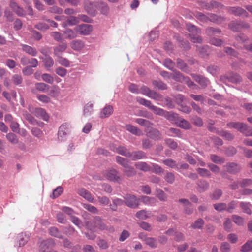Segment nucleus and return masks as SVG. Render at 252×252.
<instances>
[{"label": "nucleus", "instance_id": "nucleus-1", "mask_svg": "<svg viewBox=\"0 0 252 252\" xmlns=\"http://www.w3.org/2000/svg\"><path fill=\"white\" fill-rule=\"evenodd\" d=\"M229 128H234L244 134L246 136H252V128L249 129L247 125L240 122H230L227 124Z\"/></svg>", "mask_w": 252, "mask_h": 252}, {"label": "nucleus", "instance_id": "nucleus-2", "mask_svg": "<svg viewBox=\"0 0 252 252\" xmlns=\"http://www.w3.org/2000/svg\"><path fill=\"white\" fill-rule=\"evenodd\" d=\"M186 26L187 30L191 33L190 34L191 41L193 43H201L202 42V38L200 36L196 35L200 33V30L190 23L187 24Z\"/></svg>", "mask_w": 252, "mask_h": 252}, {"label": "nucleus", "instance_id": "nucleus-3", "mask_svg": "<svg viewBox=\"0 0 252 252\" xmlns=\"http://www.w3.org/2000/svg\"><path fill=\"white\" fill-rule=\"evenodd\" d=\"M86 226L91 230H95L96 228H98L101 230H104L107 229L106 225L102 221L99 217H95L92 222L88 221Z\"/></svg>", "mask_w": 252, "mask_h": 252}, {"label": "nucleus", "instance_id": "nucleus-4", "mask_svg": "<svg viewBox=\"0 0 252 252\" xmlns=\"http://www.w3.org/2000/svg\"><path fill=\"white\" fill-rule=\"evenodd\" d=\"M103 176L107 180L120 183L123 180L122 176L118 174L115 169H110L105 170L103 172Z\"/></svg>", "mask_w": 252, "mask_h": 252}, {"label": "nucleus", "instance_id": "nucleus-5", "mask_svg": "<svg viewBox=\"0 0 252 252\" xmlns=\"http://www.w3.org/2000/svg\"><path fill=\"white\" fill-rule=\"evenodd\" d=\"M125 204L131 208H136L139 206V199L135 195L132 194H126L124 197Z\"/></svg>", "mask_w": 252, "mask_h": 252}, {"label": "nucleus", "instance_id": "nucleus-6", "mask_svg": "<svg viewBox=\"0 0 252 252\" xmlns=\"http://www.w3.org/2000/svg\"><path fill=\"white\" fill-rule=\"evenodd\" d=\"M55 242L52 239H48L43 241L40 246L39 252H57L52 250Z\"/></svg>", "mask_w": 252, "mask_h": 252}, {"label": "nucleus", "instance_id": "nucleus-7", "mask_svg": "<svg viewBox=\"0 0 252 252\" xmlns=\"http://www.w3.org/2000/svg\"><path fill=\"white\" fill-rule=\"evenodd\" d=\"M70 128V125L66 123L63 124L59 127L58 132V138L59 140L63 141L64 140L68 134Z\"/></svg>", "mask_w": 252, "mask_h": 252}, {"label": "nucleus", "instance_id": "nucleus-8", "mask_svg": "<svg viewBox=\"0 0 252 252\" xmlns=\"http://www.w3.org/2000/svg\"><path fill=\"white\" fill-rule=\"evenodd\" d=\"M220 79L225 84L229 82L233 83H238L240 82L242 80L241 76L236 73H229L227 75L221 76Z\"/></svg>", "mask_w": 252, "mask_h": 252}, {"label": "nucleus", "instance_id": "nucleus-9", "mask_svg": "<svg viewBox=\"0 0 252 252\" xmlns=\"http://www.w3.org/2000/svg\"><path fill=\"white\" fill-rule=\"evenodd\" d=\"M75 30L78 32L80 34L87 35L90 34L92 31V26L89 24H83L76 26Z\"/></svg>", "mask_w": 252, "mask_h": 252}, {"label": "nucleus", "instance_id": "nucleus-10", "mask_svg": "<svg viewBox=\"0 0 252 252\" xmlns=\"http://www.w3.org/2000/svg\"><path fill=\"white\" fill-rule=\"evenodd\" d=\"M227 10L230 14H233L236 16L248 17V12L240 7H228Z\"/></svg>", "mask_w": 252, "mask_h": 252}, {"label": "nucleus", "instance_id": "nucleus-11", "mask_svg": "<svg viewBox=\"0 0 252 252\" xmlns=\"http://www.w3.org/2000/svg\"><path fill=\"white\" fill-rule=\"evenodd\" d=\"M30 112L46 121H47L49 118L45 110L42 108H32V110H30Z\"/></svg>", "mask_w": 252, "mask_h": 252}, {"label": "nucleus", "instance_id": "nucleus-12", "mask_svg": "<svg viewBox=\"0 0 252 252\" xmlns=\"http://www.w3.org/2000/svg\"><path fill=\"white\" fill-rule=\"evenodd\" d=\"M179 202L183 204L184 212L186 214L190 215L193 212V208L192 204L186 199H180Z\"/></svg>", "mask_w": 252, "mask_h": 252}, {"label": "nucleus", "instance_id": "nucleus-13", "mask_svg": "<svg viewBox=\"0 0 252 252\" xmlns=\"http://www.w3.org/2000/svg\"><path fill=\"white\" fill-rule=\"evenodd\" d=\"M224 167L227 172L234 174L239 172L241 169L240 166L235 162L227 163Z\"/></svg>", "mask_w": 252, "mask_h": 252}, {"label": "nucleus", "instance_id": "nucleus-14", "mask_svg": "<svg viewBox=\"0 0 252 252\" xmlns=\"http://www.w3.org/2000/svg\"><path fill=\"white\" fill-rule=\"evenodd\" d=\"M67 47L65 43H62L55 46L53 48L54 55L57 58L62 56L63 53L66 50Z\"/></svg>", "mask_w": 252, "mask_h": 252}, {"label": "nucleus", "instance_id": "nucleus-15", "mask_svg": "<svg viewBox=\"0 0 252 252\" xmlns=\"http://www.w3.org/2000/svg\"><path fill=\"white\" fill-rule=\"evenodd\" d=\"M10 6L12 10L19 16H24L26 13L22 7H20L17 3L11 0L10 2Z\"/></svg>", "mask_w": 252, "mask_h": 252}, {"label": "nucleus", "instance_id": "nucleus-16", "mask_svg": "<svg viewBox=\"0 0 252 252\" xmlns=\"http://www.w3.org/2000/svg\"><path fill=\"white\" fill-rule=\"evenodd\" d=\"M20 45L22 47V51L32 57L37 56L38 52L35 48L28 45L27 44H22Z\"/></svg>", "mask_w": 252, "mask_h": 252}, {"label": "nucleus", "instance_id": "nucleus-17", "mask_svg": "<svg viewBox=\"0 0 252 252\" xmlns=\"http://www.w3.org/2000/svg\"><path fill=\"white\" fill-rule=\"evenodd\" d=\"M146 135L154 140H159L161 138V134L156 128H151L149 131L145 130Z\"/></svg>", "mask_w": 252, "mask_h": 252}, {"label": "nucleus", "instance_id": "nucleus-18", "mask_svg": "<svg viewBox=\"0 0 252 252\" xmlns=\"http://www.w3.org/2000/svg\"><path fill=\"white\" fill-rule=\"evenodd\" d=\"M209 184L204 180H199L196 183V189L199 192H203L208 189Z\"/></svg>", "mask_w": 252, "mask_h": 252}, {"label": "nucleus", "instance_id": "nucleus-19", "mask_svg": "<svg viewBox=\"0 0 252 252\" xmlns=\"http://www.w3.org/2000/svg\"><path fill=\"white\" fill-rule=\"evenodd\" d=\"M129 158H130L132 160H136L147 158L145 152L142 151H134L130 153Z\"/></svg>", "mask_w": 252, "mask_h": 252}, {"label": "nucleus", "instance_id": "nucleus-20", "mask_svg": "<svg viewBox=\"0 0 252 252\" xmlns=\"http://www.w3.org/2000/svg\"><path fill=\"white\" fill-rule=\"evenodd\" d=\"M70 46L75 51H80L84 47L85 43L81 40L76 39L72 40L70 43Z\"/></svg>", "mask_w": 252, "mask_h": 252}, {"label": "nucleus", "instance_id": "nucleus-21", "mask_svg": "<svg viewBox=\"0 0 252 252\" xmlns=\"http://www.w3.org/2000/svg\"><path fill=\"white\" fill-rule=\"evenodd\" d=\"M191 76L202 87H206L209 83V81L206 78L202 76L194 74H192Z\"/></svg>", "mask_w": 252, "mask_h": 252}, {"label": "nucleus", "instance_id": "nucleus-22", "mask_svg": "<svg viewBox=\"0 0 252 252\" xmlns=\"http://www.w3.org/2000/svg\"><path fill=\"white\" fill-rule=\"evenodd\" d=\"M30 234L29 233H21L18 236L19 246L25 245L30 239Z\"/></svg>", "mask_w": 252, "mask_h": 252}, {"label": "nucleus", "instance_id": "nucleus-23", "mask_svg": "<svg viewBox=\"0 0 252 252\" xmlns=\"http://www.w3.org/2000/svg\"><path fill=\"white\" fill-rule=\"evenodd\" d=\"M64 38L71 40L77 37V33L71 29H66L63 31Z\"/></svg>", "mask_w": 252, "mask_h": 252}, {"label": "nucleus", "instance_id": "nucleus-24", "mask_svg": "<svg viewBox=\"0 0 252 252\" xmlns=\"http://www.w3.org/2000/svg\"><path fill=\"white\" fill-rule=\"evenodd\" d=\"M113 112V108L111 105H106L100 113V117L105 118L109 117Z\"/></svg>", "mask_w": 252, "mask_h": 252}, {"label": "nucleus", "instance_id": "nucleus-25", "mask_svg": "<svg viewBox=\"0 0 252 252\" xmlns=\"http://www.w3.org/2000/svg\"><path fill=\"white\" fill-rule=\"evenodd\" d=\"M126 129L135 135L139 136L143 135V133L140 129L130 124L126 125Z\"/></svg>", "mask_w": 252, "mask_h": 252}, {"label": "nucleus", "instance_id": "nucleus-26", "mask_svg": "<svg viewBox=\"0 0 252 252\" xmlns=\"http://www.w3.org/2000/svg\"><path fill=\"white\" fill-rule=\"evenodd\" d=\"M177 126L184 129H189L191 128V124L183 118H180L178 120Z\"/></svg>", "mask_w": 252, "mask_h": 252}, {"label": "nucleus", "instance_id": "nucleus-27", "mask_svg": "<svg viewBox=\"0 0 252 252\" xmlns=\"http://www.w3.org/2000/svg\"><path fill=\"white\" fill-rule=\"evenodd\" d=\"M134 166L137 169L144 172H148L151 170L150 166L145 162H136Z\"/></svg>", "mask_w": 252, "mask_h": 252}, {"label": "nucleus", "instance_id": "nucleus-28", "mask_svg": "<svg viewBox=\"0 0 252 252\" xmlns=\"http://www.w3.org/2000/svg\"><path fill=\"white\" fill-rule=\"evenodd\" d=\"M167 134L171 137H178L182 138V133L181 131L176 128H170L166 132Z\"/></svg>", "mask_w": 252, "mask_h": 252}, {"label": "nucleus", "instance_id": "nucleus-29", "mask_svg": "<svg viewBox=\"0 0 252 252\" xmlns=\"http://www.w3.org/2000/svg\"><path fill=\"white\" fill-rule=\"evenodd\" d=\"M78 194L90 202H93L94 201L91 194L84 189H80L78 190Z\"/></svg>", "mask_w": 252, "mask_h": 252}, {"label": "nucleus", "instance_id": "nucleus-30", "mask_svg": "<svg viewBox=\"0 0 252 252\" xmlns=\"http://www.w3.org/2000/svg\"><path fill=\"white\" fill-rule=\"evenodd\" d=\"M223 5H221L220 3L214 1L212 0L210 1V3L209 4H207L204 2H202L201 7L203 8L210 10L212 8H213L214 7H222Z\"/></svg>", "mask_w": 252, "mask_h": 252}, {"label": "nucleus", "instance_id": "nucleus-31", "mask_svg": "<svg viewBox=\"0 0 252 252\" xmlns=\"http://www.w3.org/2000/svg\"><path fill=\"white\" fill-rule=\"evenodd\" d=\"M221 31L218 28L209 27L206 29V33L209 36H216L220 34Z\"/></svg>", "mask_w": 252, "mask_h": 252}, {"label": "nucleus", "instance_id": "nucleus-32", "mask_svg": "<svg viewBox=\"0 0 252 252\" xmlns=\"http://www.w3.org/2000/svg\"><path fill=\"white\" fill-rule=\"evenodd\" d=\"M240 27H244L245 28L249 27V25L247 23L243 25H241L235 21H231L229 24V28L233 31H238Z\"/></svg>", "mask_w": 252, "mask_h": 252}, {"label": "nucleus", "instance_id": "nucleus-33", "mask_svg": "<svg viewBox=\"0 0 252 252\" xmlns=\"http://www.w3.org/2000/svg\"><path fill=\"white\" fill-rule=\"evenodd\" d=\"M42 61L44 63V66L46 68H50L54 65V62L52 58L50 56H46L42 58Z\"/></svg>", "mask_w": 252, "mask_h": 252}, {"label": "nucleus", "instance_id": "nucleus-34", "mask_svg": "<svg viewBox=\"0 0 252 252\" xmlns=\"http://www.w3.org/2000/svg\"><path fill=\"white\" fill-rule=\"evenodd\" d=\"M98 8L103 15H107L109 13V7L105 2H99L98 4Z\"/></svg>", "mask_w": 252, "mask_h": 252}, {"label": "nucleus", "instance_id": "nucleus-35", "mask_svg": "<svg viewBox=\"0 0 252 252\" xmlns=\"http://www.w3.org/2000/svg\"><path fill=\"white\" fill-rule=\"evenodd\" d=\"M151 215L150 212H147L145 210H142L138 211L136 213V217L141 220H146L147 218H149Z\"/></svg>", "mask_w": 252, "mask_h": 252}, {"label": "nucleus", "instance_id": "nucleus-36", "mask_svg": "<svg viewBox=\"0 0 252 252\" xmlns=\"http://www.w3.org/2000/svg\"><path fill=\"white\" fill-rule=\"evenodd\" d=\"M240 206L244 213L249 215H251L252 214L251 207L252 205L250 204V203L241 202L240 203Z\"/></svg>", "mask_w": 252, "mask_h": 252}, {"label": "nucleus", "instance_id": "nucleus-37", "mask_svg": "<svg viewBox=\"0 0 252 252\" xmlns=\"http://www.w3.org/2000/svg\"><path fill=\"white\" fill-rule=\"evenodd\" d=\"M49 232L50 235L60 239L63 238V236L61 231L56 227H51L49 229Z\"/></svg>", "mask_w": 252, "mask_h": 252}, {"label": "nucleus", "instance_id": "nucleus-38", "mask_svg": "<svg viewBox=\"0 0 252 252\" xmlns=\"http://www.w3.org/2000/svg\"><path fill=\"white\" fill-rule=\"evenodd\" d=\"M135 121L139 125L144 126L147 128L151 127L153 125V124L149 121L142 118H137L135 120Z\"/></svg>", "mask_w": 252, "mask_h": 252}, {"label": "nucleus", "instance_id": "nucleus-39", "mask_svg": "<svg viewBox=\"0 0 252 252\" xmlns=\"http://www.w3.org/2000/svg\"><path fill=\"white\" fill-rule=\"evenodd\" d=\"M123 172L127 177H133L135 175L136 173L134 168L129 166L128 164L127 165V167H125Z\"/></svg>", "mask_w": 252, "mask_h": 252}, {"label": "nucleus", "instance_id": "nucleus-40", "mask_svg": "<svg viewBox=\"0 0 252 252\" xmlns=\"http://www.w3.org/2000/svg\"><path fill=\"white\" fill-rule=\"evenodd\" d=\"M141 199L142 201L146 205L153 206L155 205L156 203V200L154 197L143 196L141 197Z\"/></svg>", "mask_w": 252, "mask_h": 252}, {"label": "nucleus", "instance_id": "nucleus-41", "mask_svg": "<svg viewBox=\"0 0 252 252\" xmlns=\"http://www.w3.org/2000/svg\"><path fill=\"white\" fill-rule=\"evenodd\" d=\"M170 77L171 78L174 80L181 82H183L185 77L182 73L177 71H174L172 73L170 74Z\"/></svg>", "mask_w": 252, "mask_h": 252}, {"label": "nucleus", "instance_id": "nucleus-42", "mask_svg": "<svg viewBox=\"0 0 252 252\" xmlns=\"http://www.w3.org/2000/svg\"><path fill=\"white\" fill-rule=\"evenodd\" d=\"M210 159L213 162L216 164H222L225 162V158H224L215 154L210 155Z\"/></svg>", "mask_w": 252, "mask_h": 252}, {"label": "nucleus", "instance_id": "nucleus-43", "mask_svg": "<svg viewBox=\"0 0 252 252\" xmlns=\"http://www.w3.org/2000/svg\"><path fill=\"white\" fill-rule=\"evenodd\" d=\"M162 163H164L165 165L174 169L178 168V164H177L176 161L173 160L171 158H168L165 160H162Z\"/></svg>", "mask_w": 252, "mask_h": 252}, {"label": "nucleus", "instance_id": "nucleus-44", "mask_svg": "<svg viewBox=\"0 0 252 252\" xmlns=\"http://www.w3.org/2000/svg\"><path fill=\"white\" fill-rule=\"evenodd\" d=\"M217 133L227 140H232L234 138V135L227 131H218Z\"/></svg>", "mask_w": 252, "mask_h": 252}, {"label": "nucleus", "instance_id": "nucleus-45", "mask_svg": "<svg viewBox=\"0 0 252 252\" xmlns=\"http://www.w3.org/2000/svg\"><path fill=\"white\" fill-rule=\"evenodd\" d=\"M116 152L128 158L130 153L128 149L123 146H119L118 147L116 148Z\"/></svg>", "mask_w": 252, "mask_h": 252}, {"label": "nucleus", "instance_id": "nucleus-46", "mask_svg": "<svg viewBox=\"0 0 252 252\" xmlns=\"http://www.w3.org/2000/svg\"><path fill=\"white\" fill-rule=\"evenodd\" d=\"M85 9L88 13L94 15L95 13V10L94 9V4L89 1L85 2Z\"/></svg>", "mask_w": 252, "mask_h": 252}, {"label": "nucleus", "instance_id": "nucleus-47", "mask_svg": "<svg viewBox=\"0 0 252 252\" xmlns=\"http://www.w3.org/2000/svg\"><path fill=\"white\" fill-rule=\"evenodd\" d=\"M204 224V221L203 219L199 218L191 225V227L193 229H201L203 228Z\"/></svg>", "mask_w": 252, "mask_h": 252}, {"label": "nucleus", "instance_id": "nucleus-48", "mask_svg": "<svg viewBox=\"0 0 252 252\" xmlns=\"http://www.w3.org/2000/svg\"><path fill=\"white\" fill-rule=\"evenodd\" d=\"M144 242L145 244L148 245L152 248H155L158 245L157 239L153 237H148Z\"/></svg>", "mask_w": 252, "mask_h": 252}, {"label": "nucleus", "instance_id": "nucleus-49", "mask_svg": "<svg viewBox=\"0 0 252 252\" xmlns=\"http://www.w3.org/2000/svg\"><path fill=\"white\" fill-rule=\"evenodd\" d=\"M149 97L150 98L153 99L155 100L158 101H163V97L162 95L159 94L154 91H152L150 93Z\"/></svg>", "mask_w": 252, "mask_h": 252}, {"label": "nucleus", "instance_id": "nucleus-50", "mask_svg": "<svg viewBox=\"0 0 252 252\" xmlns=\"http://www.w3.org/2000/svg\"><path fill=\"white\" fill-rule=\"evenodd\" d=\"M152 84L156 89L160 90H165L167 89V85L161 81H153Z\"/></svg>", "mask_w": 252, "mask_h": 252}, {"label": "nucleus", "instance_id": "nucleus-51", "mask_svg": "<svg viewBox=\"0 0 252 252\" xmlns=\"http://www.w3.org/2000/svg\"><path fill=\"white\" fill-rule=\"evenodd\" d=\"M232 221L237 225L241 226L244 224V219L241 216L237 215L232 216Z\"/></svg>", "mask_w": 252, "mask_h": 252}, {"label": "nucleus", "instance_id": "nucleus-52", "mask_svg": "<svg viewBox=\"0 0 252 252\" xmlns=\"http://www.w3.org/2000/svg\"><path fill=\"white\" fill-rule=\"evenodd\" d=\"M197 172L200 176L203 177H210L211 173L206 168H198L196 169Z\"/></svg>", "mask_w": 252, "mask_h": 252}, {"label": "nucleus", "instance_id": "nucleus-53", "mask_svg": "<svg viewBox=\"0 0 252 252\" xmlns=\"http://www.w3.org/2000/svg\"><path fill=\"white\" fill-rule=\"evenodd\" d=\"M50 36L57 42H62L64 40L62 33L58 32H51L50 33Z\"/></svg>", "mask_w": 252, "mask_h": 252}, {"label": "nucleus", "instance_id": "nucleus-54", "mask_svg": "<svg viewBox=\"0 0 252 252\" xmlns=\"http://www.w3.org/2000/svg\"><path fill=\"white\" fill-rule=\"evenodd\" d=\"M93 111V104L89 102L84 107V115L85 116L90 115Z\"/></svg>", "mask_w": 252, "mask_h": 252}, {"label": "nucleus", "instance_id": "nucleus-55", "mask_svg": "<svg viewBox=\"0 0 252 252\" xmlns=\"http://www.w3.org/2000/svg\"><path fill=\"white\" fill-rule=\"evenodd\" d=\"M137 101L140 104L144 105L150 109L153 106L150 101L146 100L144 98L138 97L137 98Z\"/></svg>", "mask_w": 252, "mask_h": 252}, {"label": "nucleus", "instance_id": "nucleus-56", "mask_svg": "<svg viewBox=\"0 0 252 252\" xmlns=\"http://www.w3.org/2000/svg\"><path fill=\"white\" fill-rule=\"evenodd\" d=\"M7 140L12 144H16L18 143L17 136L13 133H9L6 136Z\"/></svg>", "mask_w": 252, "mask_h": 252}, {"label": "nucleus", "instance_id": "nucleus-57", "mask_svg": "<svg viewBox=\"0 0 252 252\" xmlns=\"http://www.w3.org/2000/svg\"><path fill=\"white\" fill-rule=\"evenodd\" d=\"M252 250V240L248 241L245 244H244L241 249V251L242 252H249Z\"/></svg>", "mask_w": 252, "mask_h": 252}, {"label": "nucleus", "instance_id": "nucleus-58", "mask_svg": "<svg viewBox=\"0 0 252 252\" xmlns=\"http://www.w3.org/2000/svg\"><path fill=\"white\" fill-rule=\"evenodd\" d=\"M213 207L216 211L221 212L226 210L227 204L225 203H218L213 204Z\"/></svg>", "mask_w": 252, "mask_h": 252}, {"label": "nucleus", "instance_id": "nucleus-59", "mask_svg": "<svg viewBox=\"0 0 252 252\" xmlns=\"http://www.w3.org/2000/svg\"><path fill=\"white\" fill-rule=\"evenodd\" d=\"M224 52L229 56L237 58L238 53L231 47H226L224 48Z\"/></svg>", "mask_w": 252, "mask_h": 252}, {"label": "nucleus", "instance_id": "nucleus-60", "mask_svg": "<svg viewBox=\"0 0 252 252\" xmlns=\"http://www.w3.org/2000/svg\"><path fill=\"white\" fill-rule=\"evenodd\" d=\"M209 43L214 46L220 47L224 44V42L223 40L221 39H217L215 38H211V39H210Z\"/></svg>", "mask_w": 252, "mask_h": 252}, {"label": "nucleus", "instance_id": "nucleus-61", "mask_svg": "<svg viewBox=\"0 0 252 252\" xmlns=\"http://www.w3.org/2000/svg\"><path fill=\"white\" fill-rule=\"evenodd\" d=\"M57 62L62 66L68 67L70 66V62L65 58L62 56L57 58Z\"/></svg>", "mask_w": 252, "mask_h": 252}, {"label": "nucleus", "instance_id": "nucleus-62", "mask_svg": "<svg viewBox=\"0 0 252 252\" xmlns=\"http://www.w3.org/2000/svg\"><path fill=\"white\" fill-rule=\"evenodd\" d=\"M208 20L213 22L220 23L224 20V18L223 17H219L215 14H212L208 18Z\"/></svg>", "mask_w": 252, "mask_h": 252}, {"label": "nucleus", "instance_id": "nucleus-63", "mask_svg": "<svg viewBox=\"0 0 252 252\" xmlns=\"http://www.w3.org/2000/svg\"><path fill=\"white\" fill-rule=\"evenodd\" d=\"M23 116L24 118L27 120L30 123L34 125L36 123V120L32 116L30 113L27 112H23Z\"/></svg>", "mask_w": 252, "mask_h": 252}, {"label": "nucleus", "instance_id": "nucleus-64", "mask_svg": "<svg viewBox=\"0 0 252 252\" xmlns=\"http://www.w3.org/2000/svg\"><path fill=\"white\" fill-rule=\"evenodd\" d=\"M164 179L167 183L172 184L175 181L174 174L172 172H167L166 173Z\"/></svg>", "mask_w": 252, "mask_h": 252}]
</instances>
